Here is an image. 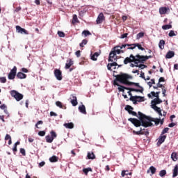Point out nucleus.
<instances>
[{
	"label": "nucleus",
	"instance_id": "nucleus-13",
	"mask_svg": "<svg viewBox=\"0 0 178 178\" xmlns=\"http://www.w3.org/2000/svg\"><path fill=\"white\" fill-rule=\"evenodd\" d=\"M117 61H113V63H108L107 65V69L108 70H110V72H112V67H113V66H118V67H122V65H118V63H116Z\"/></svg>",
	"mask_w": 178,
	"mask_h": 178
},
{
	"label": "nucleus",
	"instance_id": "nucleus-29",
	"mask_svg": "<svg viewBox=\"0 0 178 178\" xmlns=\"http://www.w3.org/2000/svg\"><path fill=\"white\" fill-rule=\"evenodd\" d=\"M152 104L158 105L159 104H162V100L159 99V97H156L153 101H152Z\"/></svg>",
	"mask_w": 178,
	"mask_h": 178
},
{
	"label": "nucleus",
	"instance_id": "nucleus-55",
	"mask_svg": "<svg viewBox=\"0 0 178 178\" xmlns=\"http://www.w3.org/2000/svg\"><path fill=\"white\" fill-rule=\"evenodd\" d=\"M0 82L3 83H6V77H0Z\"/></svg>",
	"mask_w": 178,
	"mask_h": 178
},
{
	"label": "nucleus",
	"instance_id": "nucleus-27",
	"mask_svg": "<svg viewBox=\"0 0 178 178\" xmlns=\"http://www.w3.org/2000/svg\"><path fill=\"white\" fill-rule=\"evenodd\" d=\"M99 55V54L98 52H95L94 53V54H91L90 55V59L92 60H97V58H98V56Z\"/></svg>",
	"mask_w": 178,
	"mask_h": 178
},
{
	"label": "nucleus",
	"instance_id": "nucleus-35",
	"mask_svg": "<svg viewBox=\"0 0 178 178\" xmlns=\"http://www.w3.org/2000/svg\"><path fill=\"white\" fill-rule=\"evenodd\" d=\"M83 172L86 176H87L88 175V172H92V169L91 168H83Z\"/></svg>",
	"mask_w": 178,
	"mask_h": 178
},
{
	"label": "nucleus",
	"instance_id": "nucleus-16",
	"mask_svg": "<svg viewBox=\"0 0 178 178\" xmlns=\"http://www.w3.org/2000/svg\"><path fill=\"white\" fill-rule=\"evenodd\" d=\"M119 48H120L119 45L114 47L113 51L115 52V54H118V55L120 54H124V51L121 50V49H120Z\"/></svg>",
	"mask_w": 178,
	"mask_h": 178
},
{
	"label": "nucleus",
	"instance_id": "nucleus-39",
	"mask_svg": "<svg viewBox=\"0 0 178 178\" xmlns=\"http://www.w3.org/2000/svg\"><path fill=\"white\" fill-rule=\"evenodd\" d=\"M87 42H88V40L87 39H84L82 40V42L79 44V47L83 48L84 45H87Z\"/></svg>",
	"mask_w": 178,
	"mask_h": 178
},
{
	"label": "nucleus",
	"instance_id": "nucleus-42",
	"mask_svg": "<svg viewBox=\"0 0 178 178\" xmlns=\"http://www.w3.org/2000/svg\"><path fill=\"white\" fill-rule=\"evenodd\" d=\"M149 170H150L152 175H155V173H156V168L154 166H151L149 168Z\"/></svg>",
	"mask_w": 178,
	"mask_h": 178
},
{
	"label": "nucleus",
	"instance_id": "nucleus-14",
	"mask_svg": "<svg viewBox=\"0 0 178 178\" xmlns=\"http://www.w3.org/2000/svg\"><path fill=\"white\" fill-rule=\"evenodd\" d=\"M114 86H118V90L121 92H124V90H127V87H124L123 86H120L116 81H114Z\"/></svg>",
	"mask_w": 178,
	"mask_h": 178
},
{
	"label": "nucleus",
	"instance_id": "nucleus-50",
	"mask_svg": "<svg viewBox=\"0 0 178 178\" xmlns=\"http://www.w3.org/2000/svg\"><path fill=\"white\" fill-rule=\"evenodd\" d=\"M168 35L169 37H175L176 36V33H175V31H170Z\"/></svg>",
	"mask_w": 178,
	"mask_h": 178
},
{
	"label": "nucleus",
	"instance_id": "nucleus-48",
	"mask_svg": "<svg viewBox=\"0 0 178 178\" xmlns=\"http://www.w3.org/2000/svg\"><path fill=\"white\" fill-rule=\"evenodd\" d=\"M59 37H61V38H64L65 37V33L60 31H58V33H57Z\"/></svg>",
	"mask_w": 178,
	"mask_h": 178
},
{
	"label": "nucleus",
	"instance_id": "nucleus-51",
	"mask_svg": "<svg viewBox=\"0 0 178 178\" xmlns=\"http://www.w3.org/2000/svg\"><path fill=\"white\" fill-rule=\"evenodd\" d=\"M168 131H169V128H164L161 132V136H163V134H165V133H168Z\"/></svg>",
	"mask_w": 178,
	"mask_h": 178
},
{
	"label": "nucleus",
	"instance_id": "nucleus-57",
	"mask_svg": "<svg viewBox=\"0 0 178 178\" xmlns=\"http://www.w3.org/2000/svg\"><path fill=\"white\" fill-rule=\"evenodd\" d=\"M75 55H76V56L77 58H80V56H81V55L80 50L76 51L75 52Z\"/></svg>",
	"mask_w": 178,
	"mask_h": 178
},
{
	"label": "nucleus",
	"instance_id": "nucleus-45",
	"mask_svg": "<svg viewBox=\"0 0 178 178\" xmlns=\"http://www.w3.org/2000/svg\"><path fill=\"white\" fill-rule=\"evenodd\" d=\"M166 175V170H161L159 172V176H161V177H163V176H165Z\"/></svg>",
	"mask_w": 178,
	"mask_h": 178
},
{
	"label": "nucleus",
	"instance_id": "nucleus-8",
	"mask_svg": "<svg viewBox=\"0 0 178 178\" xmlns=\"http://www.w3.org/2000/svg\"><path fill=\"white\" fill-rule=\"evenodd\" d=\"M114 61H118V56H116L113 50H111L108 56V62H114Z\"/></svg>",
	"mask_w": 178,
	"mask_h": 178
},
{
	"label": "nucleus",
	"instance_id": "nucleus-38",
	"mask_svg": "<svg viewBox=\"0 0 178 178\" xmlns=\"http://www.w3.org/2000/svg\"><path fill=\"white\" fill-rule=\"evenodd\" d=\"M127 49H136V43L127 44Z\"/></svg>",
	"mask_w": 178,
	"mask_h": 178
},
{
	"label": "nucleus",
	"instance_id": "nucleus-2",
	"mask_svg": "<svg viewBox=\"0 0 178 178\" xmlns=\"http://www.w3.org/2000/svg\"><path fill=\"white\" fill-rule=\"evenodd\" d=\"M152 56H141L140 54H136V56L131 54L129 57L125 58L124 60V65H127L128 63H132L134 62L135 65L138 63H145L148 59H151Z\"/></svg>",
	"mask_w": 178,
	"mask_h": 178
},
{
	"label": "nucleus",
	"instance_id": "nucleus-25",
	"mask_svg": "<svg viewBox=\"0 0 178 178\" xmlns=\"http://www.w3.org/2000/svg\"><path fill=\"white\" fill-rule=\"evenodd\" d=\"M64 127L66 129H73L74 127V124H73V122L65 123Z\"/></svg>",
	"mask_w": 178,
	"mask_h": 178
},
{
	"label": "nucleus",
	"instance_id": "nucleus-28",
	"mask_svg": "<svg viewBox=\"0 0 178 178\" xmlns=\"http://www.w3.org/2000/svg\"><path fill=\"white\" fill-rule=\"evenodd\" d=\"M87 158L88 159H95V154L92 152H88Z\"/></svg>",
	"mask_w": 178,
	"mask_h": 178
},
{
	"label": "nucleus",
	"instance_id": "nucleus-53",
	"mask_svg": "<svg viewBox=\"0 0 178 178\" xmlns=\"http://www.w3.org/2000/svg\"><path fill=\"white\" fill-rule=\"evenodd\" d=\"M143 37H144L143 32H140L139 33L137 34V38H143Z\"/></svg>",
	"mask_w": 178,
	"mask_h": 178
},
{
	"label": "nucleus",
	"instance_id": "nucleus-18",
	"mask_svg": "<svg viewBox=\"0 0 178 178\" xmlns=\"http://www.w3.org/2000/svg\"><path fill=\"white\" fill-rule=\"evenodd\" d=\"M175 56V51H169L166 55H165V58L166 59H170Z\"/></svg>",
	"mask_w": 178,
	"mask_h": 178
},
{
	"label": "nucleus",
	"instance_id": "nucleus-21",
	"mask_svg": "<svg viewBox=\"0 0 178 178\" xmlns=\"http://www.w3.org/2000/svg\"><path fill=\"white\" fill-rule=\"evenodd\" d=\"M73 66V61L72 59H69L67 60V63L65 64V69H70V67Z\"/></svg>",
	"mask_w": 178,
	"mask_h": 178
},
{
	"label": "nucleus",
	"instance_id": "nucleus-24",
	"mask_svg": "<svg viewBox=\"0 0 178 178\" xmlns=\"http://www.w3.org/2000/svg\"><path fill=\"white\" fill-rule=\"evenodd\" d=\"M168 12V8L166 7H161L159 8V13L160 15H165Z\"/></svg>",
	"mask_w": 178,
	"mask_h": 178
},
{
	"label": "nucleus",
	"instance_id": "nucleus-34",
	"mask_svg": "<svg viewBox=\"0 0 178 178\" xmlns=\"http://www.w3.org/2000/svg\"><path fill=\"white\" fill-rule=\"evenodd\" d=\"M46 138V141L49 143H52V141H54V138H52L51 136L47 135L45 136Z\"/></svg>",
	"mask_w": 178,
	"mask_h": 178
},
{
	"label": "nucleus",
	"instance_id": "nucleus-1",
	"mask_svg": "<svg viewBox=\"0 0 178 178\" xmlns=\"http://www.w3.org/2000/svg\"><path fill=\"white\" fill-rule=\"evenodd\" d=\"M139 119V120H138ZM138 119L137 118H129V122H131L135 127H152L154 124L152 122H154L156 126H158L161 123V118H154L150 116L145 115V114L138 111Z\"/></svg>",
	"mask_w": 178,
	"mask_h": 178
},
{
	"label": "nucleus",
	"instance_id": "nucleus-32",
	"mask_svg": "<svg viewBox=\"0 0 178 178\" xmlns=\"http://www.w3.org/2000/svg\"><path fill=\"white\" fill-rule=\"evenodd\" d=\"M159 47L160 49H164L165 48V40H161L159 43Z\"/></svg>",
	"mask_w": 178,
	"mask_h": 178
},
{
	"label": "nucleus",
	"instance_id": "nucleus-54",
	"mask_svg": "<svg viewBox=\"0 0 178 178\" xmlns=\"http://www.w3.org/2000/svg\"><path fill=\"white\" fill-rule=\"evenodd\" d=\"M157 88H162V90H163V88H165V86H164L163 85H162V84L161 83V82H159V83H157Z\"/></svg>",
	"mask_w": 178,
	"mask_h": 178
},
{
	"label": "nucleus",
	"instance_id": "nucleus-31",
	"mask_svg": "<svg viewBox=\"0 0 178 178\" xmlns=\"http://www.w3.org/2000/svg\"><path fill=\"white\" fill-rule=\"evenodd\" d=\"M128 86H136V87H138L139 90H141V88H144L141 86H140L139 83L129 82Z\"/></svg>",
	"mask_w": 178,
	"mask_h": 178
},
{
	"label": "nucleus",
	"instance_id": "nucleus-43",
	"mask_svg": "<svg viewBox=\"0 0 178 178\" xmlns=\"http://www.w3.org/2000/svg\"><path fill=\"white\" fill-rule=\"evenodd\" d=\"M50 134H51V138H53V140L54 138H56V137H58V135L56 134V132H55L54 131H51L50 132Z\"/></svg>",
	"mask_w": 178,
	"mask_h": 178
},
{
	"label": "nucleus",
	"instance_id": "nucleus-59",
	"mask_svg": "<svg viewBox=\"0 0 178 178\" xmlns=\"http://www.w3.org/2000/svg\"><path fill=\"white\" fill-rule=\"evenodd\" d=\"M21 71L22 72V73H29V70H27V68H22Z\"/></svg>",
	"mask_w": 178,
	"mask_h": 178
},
{
	"label": "nucleus",
	"instance_id": "nucleus-36",
	"mask_svg": "<svg viewBox=\"0 0 178 178\" xmlns=\"http://www.w3.org/2000/svg\"><path fill=\"white\" fill-rule=\"evenodd\" d=\"M126 172H129V170H122V173H121V176L122 177H124V176H131V172H129V173H126Z\"/></svg>",
	"mask_w": 178,
	"mask_h": 178
},
{
	"label": "nucleus",
	"instance_id": "nucleus-6",
	"mask_svg": "<svg viewBox=\"0 0 178 178\" xmlns=\"http://www.w3.org/2000/svg\"><path fill=\"white\" fill-rule=\"evenodd\" d=\"M133 134H136V136H141V135H144V136H149V132L148 131V129H145L143 128H140V131H132Z\"/></svg>",
	"mask_w": 178,
	"mask_h": 178
},
{
	"label": "nucleus",
	"instance_id": "nucleus-5",
	"mask_svg": "<svg viewBox=\"0 0 178 178\" xmlns=\"http://www.w3.org/2000/svg\"><path fill=\"white\" fill-rule=\"evenodd\" d=\"M10 95H11V97H13V98H15V99H16V101L17 102L22 101V99L23 98V95H22L21 93H19V92L16 90H11Z\"/></svg>",
	"mask_w": 178,
	"mask_h": 178
},
{
	"label": "nucleus",
	"instance_id": "nucleus-33",
	"mask_svg": "<svg viewBox=\"0 0 178 178\" xmlns=\"http://www.w3.org/2000/svg\"><path fill=\"white\" fill-rule=\"evenodd\" d=\"M56 106H58V108H60L61 109H66V106H63V104H62V102L59 101L56 102Z\"/></svg>",
	"mask_w": 178,
	"mask_h": 178
},
{
	"label": "nucleus",
	"instance_id": "nucleus-56",
	"mask_svg": "<svg viewBox=\"0 0 178 178\" xmlns=\"http://www.w3.org/2000/svg\"><path fill=\"white\" fill-rule=\"evenodd\" d=\"M166 91H167L166 88L162 89L163 97H166Z\"/></svg>",
	"mask_w": 178,
	"mask_h": 178
},
{
	"label": "nucleus",
	"instance_id": "nucleus-15",
	"mask_svg": "<svg viewBox=\"0 0 178 178\" xmlns=\"http://www.w3.org/2000/svg\"><path fill=\"white\" fill-rule=\"evenodd\" d=\"M70 99H71L70 102L72 106H76L77 104H79V102H77V97L72 95Z\"/></svg>",
	"mask_w": 178,
	"mask_h": 178
},
{
	"label": "nucleus",
	"instance_id": "nucleus-19",
	"mask_svg": "<svg viewBox=\"0 0 178 178\" xmlns=\"http://www.w3.org/2000/svg\"><path fill=\"white\" fill-rule=\"evenodd\" d=\"M79 111L81 113H83V115H87V111H86V106H84V104L79 106Z\"/></svg>",
	"mask_w": 178,
	"mask_h": 178
},
{
	"label": "nucleus",
	"instance_id": "nucleus-47",
	"mask_svg": "<svg viewBox=\"0 0 178 178\" xmlns=\"http://www.w3.org/2000/svg\"><path fill=\"white\" fill-rule=\"evenodd\" d=\"M136 67H140L141 69H145V67H147V65H144V64H136Z\"/></svg>",
	"mask_w": 178,
	"mask_h": 178
},
{
	"label": "nucleus",
	"instance_id": "nucleus-64",
	"mask_svg": "<svg viewBox=\"0 0 178 178\" xmlns=\"http://www.w3.org/2000/svg\"><path fill=\"white\" fill-rule=\"evenodd\" d=\"M0 108H1L3 111H4L5 109H6V105H5V104L1 105Z\"/></svg>",
	"mask_w": 178,
	"mask_h": 178
},
{
	"label": "nucleus",
	"instance_id": "nucleus-9",
	"mask_svg": "<svg viewBox=\"0 0 178 178\" xmlns=\"http://www.w3.org/2000/svg\"><path fill=\"white\" fill-rule=\"evenodd\" d=\"M54 76L56 79H57L59 81L63 79V76H62V71L58 69H55L54 70Z\"/></svg>",
	"mask_w": 178,
	"mask_h": 178
},
{
	"label": "nucleus",
	"instance_id": "nucleus-40",
	"mask_svg": "<svg viewBox=\"0 0 178 178\" xmlns=\"http://www.w3.org/2000/svg\"><path fill=\"white\" fill-rule=\"evenodd\" d=\"M163 30H169L172 29V25L170 24H165L162 26Z\"/></svg>",
	"mask_w": 178,
	"mask_h": 178
},
{
	"label": "nucleus",
	"instance_id": "nucleus-58",
	"mask_svg": "<svg viewBox=\"0 0 178 178\" xmlns=\"http://www.w3.org/2000/svg\"><path fill=\"white\" fill-rule=\"evenodd\" d=\"M5 140L6 141H7V140H12V137L10 136V135L6 134L5 137Z\"/></svg>",
	"mask_w": 178,
	"mask_h": 178
},
{
	"label": "nucleus",
	"instance_id": "nucleus-49",
	"mask_svg": "<svg viewBox=\"0 0 178 178\" xmlns=\"http://www.w3.org/2000/svg\"><path fill=\"white\" fill-rule=\"evenodd\" d=\"M129 115H132L133 116H136V118H138V115H137V113L136 111H131V112H129Z\"/></svg>",
	"mask_w": 178,
	"mask_h": 178
},
{
	"label": "nucleus",
	"instance_id": "nucleus-22",
	"mask_svg": "<svg viewBox=\"0 0 178 178\" xmlns=\"http://www.w3.org/2000/svg\"><path fill=\"white\" fill-rule=\"evenodd\" d=\"M172 177L178 176V165H176L172 170Z\"/></svg>",
	"mask_w": 178,
	"mask_h": 178
},
{
	"label": "nucleus",
	"instance_id": "nucleus-20",
	"mask_svg": "<svg viewBox=\"0 0 178 178\" xmlns=\"http://www.w3.org/2000/svg\"><path fill=\"white\" fill-rule=\"evenodd\" d=\"M27 77V75L22 72H19L17 74V79H26Z\"/></svg>",
	"mask_w": 178,
	"mask_h": 178
},
{
	"label": "nucleus",
	"instance_id": "nucleus-61",
	"mask_svg": "<svg viewBox=\"0 0 178 178\" xmlns=\"http://www.w3.org/2000/svg\"><path fill=\"white\" fill-rule=\"evenodd\" d=\"M43 123H44V122H42L41 120L38 121V122L35 124V127H37V129H38V124H42Z\"/></svg>",
	"mask_w": 178,
	"mask_h": 178
},
{
	"label": "nucleus",
	"instance_id": "nucleus-3",
	"mask_svg": "<svg viewBox=\"0 0 178 178\" xmlns=\"http://www.w3.org/2000/svg\"><path fill=\"white\" fill-rule=\"evenodd\" d=\"M129 79H133V76L127 74H122L120 75H117L115 77V81H120L122 84H125L126 86H129Z\"/></svg>",
	"mask_w": 178,
	"mask_h": 178
},
{
	"label": "nucleus",
	"instance_id": "nucleus-10",
	"mask_svg": "<svg viewBox=\"0 0 178 178\" xmlns=\"http://www.w3.org/2000/svg\"><path fill=\"white\" fill-rule=\"evenodd\" d=\"M166 140V135H162V134L160 135V136L158 138V142H157V147H160V145L163 143H165V140Z\"/></svg>",
	"mask_w": 178,
	"mask_h": 178
},
{
	"label": "nucleus",
	"instance_id": "nucleus-37",
	"mask_svg": "<svg viewBox=\"0 0 178 178\" xmlns=\"http://www.w3.org/2000/svg\"><path fill=\"white\" fill-rule=\"evenodd\" d=\"M125 111H127L129 113H130V112H131V111H133V109H134L130 105H127L125 106Z\"/></svg>",
	"mask_w": 178,
	"mask_h": 178
},
{
	"label": "nucleus",
	"instance_id": "nucleus-46",
	"mask_svg": "<svg viewBox=\"0 0 178 178\" xmlns=\"http://www.w3.org/2000/svg\"><path fill=\"white\" fill-rule=\"evenodd\" d=\"M19 152L23 155V156H26V149H24V148H21L19 149Z\"/></svg>",
	"mask_w": 178,
	"mask_h": 178
},
{
	"label": "nucleus",
	"instance_id": "nucleus-4",
	"mask_svg": "<svg viewBox=\"0 0 178 178\" xmlns=\"http://www.w3.org/2000/svg\"><path fill=\"white\" fill-rule=\"evenodd\" d=\"M129 101H131L134 105H137V102H143L144 97L140 96H131L129 98Z\"/></svg>",
	"mask_w": 178,
	"mask_h": 178
},
{
	"label": "nucleus",
	"instance_id": "nucleus-7",
	"mask_svg": "<svg viewBox=\"0 0 178 178\" xmlns=\"http://www.w3.org/2000/svg\"><path fill=\"white\" fill-rule=\"evenodd\" d=\"M16 73H17V67L16 66H14L8 74V79L14 80L15 77H16L17 76Z\"/></svg>",
	"mask_w": 178,
	"mask_h": 178
},
{
	"label": "nucleus",
	"instance_id": "nucleus-26",
	"mask_svg": "<svg viewBox=\"0 0 178 178\" xmlns=\"http://www.w3.org/2000/svg\"><path fill=\"white\" fill-rule=\"evenodd\" d=\"M59 160V158L56 156H52L51 157L49 158V161L50 162H51L52 163H55V162H58V161Z\"/></svg>",
	"mask_w": 178,
	"mask_h": 178
},
{
	"label": "nucleus",
	"instance_id": "nucleus-44",
	"mask_svg": "<svg viewBox=\"0 0 178 178\" xmlns=\"http://www.w3.org/2000/svg\"><path fill=\"white\" fill-rule=\"evenodd\" d=\"M82 34H83L85 37H87V35H91V32L90 31H83Z\"/></svg>",
	"mask_w": 178,
	"mask_h": 178
},
{
	"label": "nucleus",
	"instance_id": "nucleus-41",
	"mask_svg": "<svg viewBox=\"0 0 178 178\" xmlns=\"http://www.w3.org/2000/svg\"><path fill=\"white\" fill-rule=\"evenodd\" d=\"M136 45V48L137 47V48L138 49H140V51H145V49L144 47H143V46L141 44H140L139 43H135Z\"/></svg>",
	"mask_w": 178,
	"mask_h": 178
},
{
	"label": "nucleus",
	"instance_id": "nucleus-11",
	"mask_svg": "<svg viewBox=\"0 0 178 178\" xmlns=\"http://www.w3.org/2000/svg\"><path fill=\"white\" fill-rule=\"evenodd\" d=\"M104 20H105V16L103 13H100L96 19L97 24H101Z\"/></svg>",
	"mask_w": 178,
	"mask_h": 178
},
{
	"label": "nucleus",
	"instance_id": "nucleus-30",
	"mask_svg": "<svg viewBox=\"0 0 178 178\" xmlns=\"http://www.w3.org/2000/svg\"><path fill=\"white\" fill-rule=\"evenodd\" d=\"M76 23H80V21H79V19L77 18V15H74L72 24H76Z\"/></svg>",
	"mask_w": 178,
	"mask_h": 178
},
{
	"label": "nucleus",
	"instance_id": "nucleus-62",
	"mask_svg": "<svg viewBox=\"0 0 178 178\" xmlns=\"http://www.w3.org/2000/svg\"><path fill=\"white\" fill-rule=\"evenodd\" d=\"M127 35H129V33H124L121 35L120 38H127Z\"/></svg>",
	"mask_w": 178,
	"mask_h": 178
},
{
	"label": "nucleus",
	"instance_id": "nucleus-12",
	"mask_svg": "<svg viewBox=\"0 0 178 178\" xmlns=\"http://www.w3.org/2000/svg\"><path fill=\"white\" fill-rule=\"evenodd\" d=\"M16 30L17 33H19L20 34L29 35V31L25 29L22 28L20 26H16Z\"/></svg>",
	"mask_w": 178,
	"mask_h": 178
},
{
	"label": "nucleus",
	"instance_id": "nucleus-17",
	"mask_svg": "<svg viewBox=\"0 0 178 178\" xmlns=\"http://www.w3.org/2000/svg\"><path fill=\"white\" fill-rule=\"evenodd\" d=\"M127 90H128V91H131V92H141L143 94V92H144V88L141 89H136V88H127Z\"/></svg>",
	"mask_w": 178,
	"mask_h": 178
},
{
	"label": "nucleus",
	"instance_id": "nucleus-23",
	"mask_svg": "<svg viewBox=\"0 0 178 178\" xmlns=\"http://www.w3.org/2000/svg\"><path fill=\"white\" fill-rule=\"evenodd\" d=\"M171 159H172L174 162H176L178 160V154L175 152H172L171 154Z\"/></svg>",
	"mask_w": 178,
	"mask_h": 178
},
{
	"label": "nucleus",
	"instance_id": "nucleus-52",
	"mask_svg": "<svg viewBox=\"0 0 178 178\" xmlns=\"http://www.w3.org/2000/svg\"><path fill=\"white\" fill-rule=\"evenodd\" d=\"M38 136L40 137H44V136H45V131H40L38 132Z\"/></svg>",
	"mask_w": 178,
	"mask_h": 178
},
{
	"label": "nucleus",
	"instance_id": "nucleus-60",
	"mask_svg": "<svg viewBox=\"0 0 178 178\" xmlns=\"http://www.w3.org/2000/svg\"><path fill=\"white\" fill-rule=\"evenodd\" d=\"M123 48L126 49V48H127V44H122L120 46V49H123Z\"/></svg>",
	"mask_w": 178,
	"mask_h": 178
},
{
	"label": "nucleus",
	"instance_id": "nucleus-63",
	"mask_svg": "<svg viewBox=\"0 0 178 178\" xmlns=\"http://www.w3.org/2000/svg\"><path fill=\"white\" fill-rule=\"evenodd\" d=\"M165 81V78L164 77H160L159 79V83H164Z\"/></svg>",
	"mask_w": 178,
	"mask_h": 178
}]
</instances>
